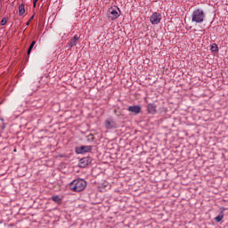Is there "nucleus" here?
Wrapping results in <instances>:
<instances>
[{
    "mask_svg": "<svg viewBox=\"0 0 228 228\" xmlns=\"http://www.w3.org/2000/svg\"><path fill=\"white\" fill-rule=\"evenodd\" d=\"M147 110H148V113L154 115V113H156V105L154 103L148 104Z\"/></svg>",
    "mask_w": 228,
    "mask_h": 228,
    "instance_id": "nucleus-9",
    "label": "nucleus"
},
{
    "mask_svg": "<svg viewBox=\"0 0 228 228\" xmlns=\"http://www.w3.org/2000/svg\"><path fill=\"white\" fill-rule=\"evenodd\" d=\"M85 188H86V181L83 179H76L69 183V190H71V191H83Z\"/></svg>",
    "mask_w": 228,
    "mask_h": 228,
    "instance_id": "nucleus-1",
    "label": "nucleus"
},
{
    "mask_svg": "<svg viewBox=\"0 0 228 228\" xmlns=\"http://www.w3.org/2000/svg\"><path fill=\"white\" fill-rule=\"evenodd\" d=\"M210 49L212 53H218V45H216V44H213Z\"/></svg>",
    "mask_w": 228,
    "mask_h": 228,
    "instance_id": "nucleus-14",
    "label": "nucleus"
},
{
    "mask_svg": "<svg viewBox=\"0 0 228 228\" xmlns=\"http://www.w3.org/2000/svg\"><path fill=\"white\" fill-rule=\"evenodd\" d=\"M77 40H79V36L76 35L74 38L69 42V47H74V45L77 44Z\"/></svg>",
    "mask_w": 228,
    "mask_h": 228,
    "instance_id": "nucleus-10",
    "label": "nucleus"
},
{
    "mask_svg": "<svg viewBox=\"0 0 228 228\" xmlns=\"http://www.w3.org/2000/svg\"><path fill=\"white\" fill-rule=\"evenodd\" d=\"M161 13L159 12H154L151 17H150V21L151 22V24L156 25V24H159V22H161Z\"/></svg>",
    "mask_w": 228,
    "mask_h": 228,
    "instance_id": "nucleus-4",
    "label": "nucleus"
},
{
    "mask_svg": "<svg viewBox=\"0 0 228 228\" xmlns=\"http://www.w3.org/2000/svg\"><path fill=\"white\" fill-rule=\"evenodd\" d=\"M107 16L109 17V19H110V20H115V19H118V17H120V9H118V7L117 6L109 8L107 12Z\"/></svg>",
    "mask_w": 228,
    "mask_h": 228,
    "instance_id": "nucleus-3",
    "label": "nucleus"
},
{
    "mask_svg": "<svg viewBox=\"0 0 228 228\" xmlns=\"http://www.w3.org/2000/svg\"><path fill=\"white\" fill-rule=\"evenodd\" d=\"M34 8L37 7V3H35V0H33Z\"/></svg>",
    "mask_w": 228,
    "mask_h": 228,
    "instance_id": "nucleus-17",
    "label": "nucleus"
},
{
    "mask_svg": "<svg viewBox=\"0 0 228 228\" xmlns=\"http://www.w3.org/2000/svg\"><path fill=\"white\" fill-rule=\"evenodd\" d=\"M29 22H30V21H28V22H27V26H29Z\"/></svg>",
    "mask_w": 228,
    "mask_h": 228,
    "instance_id": "nucleus-18",
    "label": "nucleus"
},
{
    "mask_svg": "<svg viewBox=\"0 0 228 228\" xmlns=\"http://www.w3.org/2000/svg\"><path fill=\"white\" fill-rule=\"evenodd\" d=\"M92 146H81L77 149V154H83L84 152H91Z\"/></svg>",
    "mask_w": 228,
    "mask_h": 228,
    "instance_id": "nucleus-7",
    "label": "nucleus"
},
{
    "mask_svg": "<svg viewBox=\"0 0 228 228\" xmlns=\"http://www.w3.org/2000/svg\"><path fill=\"white\" fill-rule=\"evenodd\" d=\"M6 22H8V20L6 18H4L2 20H1V26H4L6 24Z\"/></svg>",
    "mask_w": 228,
    "mask_h": 228,
    "instance_id": "nucleus-16",
    "label": "nucleus"
},
{
    "mask_svg": "<svg viewBox=\"0 0 228 228\" xmlns=\"http://www.w3.org/2000/svg\"><path fill=\"white\" fill-rule=\"evenodd\" d=\"M35 44H37V41H33L30 45V46L28 47V56H29V54H31V51H33V48L35 47Z\"/></svg>",
    "mask_w": 228,
    "mask_h": 228,
    "instance_id": "nucleus-13",
    "label": "nucleus"
},
{
    "mask_svg": "<svg viewBox=\"0 0 228 228\" xmlns=\"http://www.w3.org/2000/svg\"><path fill=\"white\" fill-rule=\"evenodd\" d=\"M204 19H206V14L202 9H197L193 11L191 14V22H195L196 24H202V22H204Z\"/></svg>",
    "mask_w": 228,
    "mask_h": 228,
    "instance_id": "nucleus-2",
    "label": "nucleus"
},
{
    "mask_svg": "<svg viewBox=\"0 0 228 228\" xmlns=\"http://www.w3.org/2000/svg\"><path fill=\"white\" fill-rule=\"evenodd\" d=\"M52 200H53V202H61V198H60L58 195L53 196Z\"/></svg>",
    "mask_w": 228,
    "mask_h": 228,
    "instance_id": "nucleus-15",
    "label": "nucleus"
},
{
    "mask_svg": "<svg viewBox=\"0 0 228 228\" xmlns=\"http://www.w3.org/2000/svg\"><path fill=\"white\" fill-rule=\"evenodd\" d=\"M128 111L131 113H135V115H138L142 111V107L140 105H134V106H129Z\"/></svg>",
    "mask_w": 228,
    "mask_h": 228,
    "instance_id": "nucleus-8",
    "label": "nucleus"
},
{
    "mask_svg": "<svg viewBox=\"0 0 228 228\" xmlns=\"http://www.w3.org/2000/svg\"><path fill=\"white\" fill-rule=\"evenodd\" d=\"M105 127L106 129H117V123L113 119H106Z\"/></svg>",
    "mask_w": 228,
    "mask_h": 228,
    "instance_id": "nucleus-6",
    "label": "nucleus"
},
{
    "mask_svg": "<svg viewBox=\"0 0 228 228\" xmlns=\"http://www.w3.org/2000/svg\"><path fill=\"white\" fill-rule=\"evenodd\" d=\"M23 13H26V9L24 8V4H21L19 6V15H22Z\"/></svg>",
    "mask_w": 228,
    "mask_h": 228,
    "instance_id": "nucleus-11",
    "label": "nucleus"
},
{
    "mask_svg": "<svg viewBox=\"0 0 228 228\" xmlns=\"http://www.w3.org/2000/svg\"><path fill=\"white\" fill-rule=\"evenodd\" d=\"M33 19V16L30 18L29 21Z\"/></svg>",
    "mask_w": 228,
    "mask_h": 228,
    "instance_id": "nucleus-19",
    "label": "nucleus"
},
{
    "mask_svg": "<svg viewBox=\"0 0 228 228\" xmlns=\"http://www.w3.org/2000/svg\"><path fill=\"white\" fill-rule=\"evenodd\" d=\"M91 163H92V160H90L88 157H86L79 160L78 167L80 168H86V167H88V165H90Z\"/></svg>",
    "mask_w": 228,
    "mask_h": 228,
    "instance_id": "nucleus-5",
    "label": "nucleus"
},
{
    "mask_svg": "<svg viewBox=\"0 0 228 228\" xmlns=\"http://www.w3.org/2000/svg\"><path fill=\"white\" fill-rule=\"evenodd\" d=\"M216 222H220L224 220V211H221L220 214L215 217Z\"/></svg>",
    "mask_w": 228,
    "mask_h": 228,
    "instance_id": "nucleus-12",
    "label": "nucleus"
}]
</instances>
